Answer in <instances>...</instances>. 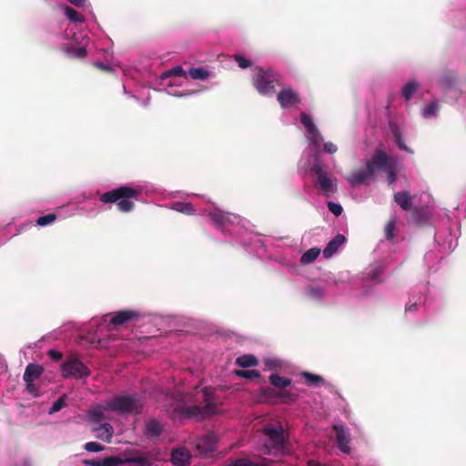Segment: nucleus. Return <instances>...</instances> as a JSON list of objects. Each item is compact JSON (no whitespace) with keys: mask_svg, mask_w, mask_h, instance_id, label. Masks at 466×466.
Here are the masks:
<instances>
[{"mask_svg":"<svg viewBox=\"0 0 466 466\" xmlns=\"http://www.w3.org/2000/svg\"><path fill=\"white\" fill-rule=\"evenodd\" d=\"M85 464L88 466H119L123 461L118 457H106L103 460H86Z\"/></svg>","mask_w":466,"mask_h":466,"instance_id":"obj_20","label":"nucleus"},{"mask_svg":"<svg viewBox=\"0 0 466 466\" xmlns=\"http://www.w3.org/2000/svg\"><path fill=\"white\" fill-rule=\"evenodd\" d=\"M235 374L238 377L245 378V379H248V380H252V379L260 377L259 372L256 370H238L235 371Z\"/></svg>","mask_w":466,"mask_h":466,"instance_id":"obj_38","label":"nucleus"},{"mask_svg":"<svg viewBox=\"0 0 466 466\" xmlns=\"http://www.w3.org/2000/svg\"><path fill=\"white\" fill-rule=\"evenodd\" d=\"M236 364L241 368L255 367L258 365V360L251 354H245L236 360Z\"/></svg>","mask_w":466,"mask_h":466,"instance_id":"obj_26","label":"nucleus"},{"mask_svg":"<svg viewBox=\"0 0 466 466\" xmlns=\"http://www.w3.org/2000/svg\"><path fill=\"white\" fill-rule=\"evenodd\" d=\"M35 380H31L29 382H25L26 390L33 396L36 397L38 396V390L34 383Z\"/></svg>","mask_w":466,"mask_h":466,"instance_id":"obj_48","label":"nucleus"},{"mask_svg":"<svg viewBox=\"0 0 466 466\" xmlns=\"http://www.w3.org/2000/svg\"><path fill=\"white\" fill-rule=\"evenodd\" d=\"M95 417H96V420L100 421L102 419V414L97 412L95 414Z\"/></svg>","mask_w":466,"mask_h":466,"instance_id":"obj_57","label":"nucleus"},{"mask_svg":"<svg viewBox=\"0 0 466 466\" xmlns=\"http://www.w3.org/2000/svg\"><path fill=\"white\" fill-rule=\"evenodd\" d=\"M139 191L137 189L127 186H122L103 193L99 199L105 204L116 203L118 211L127 213L134 209V200L137 199Z\"/></svg>","mask_w":466,"mask_h":466,"instance_id":"obj_2","label":"nucleus"},{"mask_svg":"<svg viewBox=\"0 0 466 466\" xmlns=\"http://www.w3.org/2000/svg\"><path fill=\"white\" fill-rule=\"evenodd\" d=\"M300 122L301 124L306 127L308 128L309 126H311L312 124H314L310 118V116L309 115H307L306 113H302L300 115Z\"/></svg>","mask_w":466,"mask_h":466,"instance_id":"obj_50","label":"nucleus"},{"mask_svg":"<svg viewBox=\"0 0 466 466\" xmlns=\"http://www.w3.org/2000/svg\"><path fill=\"white\" fill-rule=\"evenodd\" d=\"M457 81V74L452 70H444L439 78V85L445 90L451 89Z\"/></svg>","mask_w":466,"mask_h":466,"instance_id":"obj_15","label":"nucleus"},{"mask_svg":"<svg viewBox=\"0 0 466 466\" xmlns=\"http://www.w3.org/2000/svg\"><path fill=\"white\" fill-rule=\"evenodd\" d=\"M170 76H183V77H186L187 76V73H186V71L183 69V67L181 66H177L172 67L171 69L166 71L163 74L162 78H167V77H170Z\"/></svg>","mask_w":466,"mask_h":466,"instance_id":"obj_36","label":"nucleus"},{"mask_svg":"<svg viewBox=\"0 0 466 466\" xmlns=\"http://www.w3.org/2000/svg\"><path fill=\"white\" fill-rule=\"evenodd\" d=\"M301 376L309 383V384H317L323 382V378L319 375L312 374L310 372L305 371L301 374Z\"/></svg>","mask_w":466,"mask_h":466,"instance_id":"obj_42","label":"nucleus"},{"mask_svg":"<svg viewBox=\"0 0 466 466\" xmlns=\"http://www.w3.org/2000/svg\"><path fill=\"white\" fill-rule=\"evenodd\" d=\"M261 396L267 400L270 401L274 399H278L279 397V390L277 389H273L270 387L263 388L261 390Z\"/></svg>","mask_w":466,"mask_h":466,"instance_id":"obj_37","label":"nucleus"},{"mask_svg":"<svg viewBox=\"0 0 466 466\" xmlns=\"http://www.w3.org/2000/svg\"><path fill=\"white\" fill-rule=\"evenodd\" d=\"M269 382L278 390H282L291 385V380L273 373L268 377Z\"/></svg>","mask_w":466,"mask_h":466,"instance_id":"obj_24","label":"nucleus"},{"mask_svg":"<svg viewBox=\"0 0 466 466\" xmlns=\"http://www.w3.org/2000/svg\"><path fill=\"white\" fill-rule=\"evenodd\" d=\"M417 309V304L416 303H413L408 307H406L405 310L406 311H412V310H416Z\"/></svg>","mask_w":466,"mask_h":466,"instance_id":"obj_56","label":"nucleus"},{"mask_svg":"<svg viewBox=\"0 0 466 466\" xmlns=\"http://www.w3.org/2000/svg\"><path fill=\"white\" fill-rule=\"evenodd\" d=\"M256 74L253 76V86L262 96H268L274 92L275 83L278 81L277 74L270 68H256Z\"/></svg>","mask_w":466,"mask_h":466,"instance_id":"obj_4","label":"nucleus"},{"mask_svg":"<svg viewBox=\"0 0 466 466\" xmlns=\"http://www.w3.org/2000/svg\"><path fill=\"white\" fill-rule=\"evenodd\" d=\"M395 228H396V224H395L394 220H390L386 223L385 228H384V234H385L386 239L392 240L394 238Z\"/></svg>","mask_w":466,"mask_h":466,"instance_id":"obj_39","label":"nucleus"},{"mask_svg":"<svg viewBox=\"0 0 466 466\" xmlns=\"http://www.w3.org/2000/svg\"><path fill=\"white\" fill-rule=\"evenodd\" d=\"M173 208L177 212L186 214V215H194L195 208L191 203L188 202H177L174 203Z\"/></svg>","mask_w":466,"mask_h":466,"instance_id":"obj_32","label":"nucleus"},{"mask_svg":"<svg viewBox=\"0 0 466 466\" xmlns=\"http://www.w3.org/2000/svg\"><path fill=\"white\" fill-rule=\"evenodd\" d=\"M65 406H66L65 396H62V397L58 398L53 403L52 407L50 408L49 413L52 414V413L57 412Z\"/></svg>","mask_w":466,"mask_h":466,"instance_id":"obj_45","label":"nucleus"},{"mask_svg":"<svg viewBox=\"0 0 466 466\" xmlns=\"http://www.w3.org/2000/svg\"><path fill=\"white\" fill-rule=\"evenodd\" d=\"M439 109L438 103L436 101H433L430 103L423 110L422 116L425 118H428L432 116H436L437 111Z\"/></svg>","mask_w":466,"mask_h":466,"instance_id":"obj_40","label":"nucleus"},{"mask_svg":"<svg viewBox=\"0 0 466 466\" xmlns=\"http://www.w3.org/2000/svg\"><path fill=\"white\" fill-rule=\"evenodd\" d=\"M311 140H312V143L315 145V146H319L320 141H322V137L321 135L319 134V137L316 136V137H311Z\"/></svg>","mask_w":466,"mask_h":466,"instance_id":"obj_55","label":"nucleus"},{"mask_svg":"<svg viewBox=\"0 0 466 466\" xmlns=\"http://www.w3.org/2000/svg\"><path fill=\"white\" fill-rule=\"evenodd\" d=\"M125 462L129 464H136V466H151L152 460L149 458L148 454H142L137 451L134 455L127 457L125 460Z\"/></svg>","mask_w":466,"mask_h":466,"instance_id":"obj_22","label":"nucleus"},{"mask_svg":"<svg viewBox=\"0 0 466 466\" xmlns=\"http://www.w3.org/2000/svg\"><path fill=\"white\" fill-rule=\"evenodd\" d=\"M208 216L213 223L219 228L233 224L238 218L237 215L230 212H225L220 209H216L212 212H209Z\"/></svg>","mask_w":466,"mask_h":466,"instance_id":"obj_9","label":"nucleus"},{"mask_svg":"<svg viewBox=\"0 0 466 466\" xmlns=\"http://www.w3.org/2000/svg\"><path fill=\"white\" fill-rule=\"evenodd\" d=\"M229 466H268L266 460L261 461H252L248 458H239L231 461Z\"/></svg>","mask_w":466,"mask_h":466,"instance_id":"obj_28","label":"nucleus"},{"mask_svg":"<svg viewBox=\"0 0 466 466\" xmlns=\"http://www.w3.org/2000/svg\"><path fill=\"white\" fill-rule=\"evenodd\" d=\"M163 432V426L156 419H150L146 422L144 434L148 438H155L161 435Z\"/></svg>","mask_w":466,"mask_h":466,"instance_id":"obj_17","label":"nucleus"},{"mask_svg":"<svg viewBox=\"0 0 466 466\" xmlns=\"http://www.w3.org/2000/svg\"><path fill=\"white\" fill-rule=\"evenodd\" d=\"M338 448L344 453H350V434L344 425H334Z\"/></svg>","mask_w":466,"mask_h":466,"instance_id":"obj_10","label":"nucleus"},{"mask_svg":"<svg viewBox=\"0 0 466 466\" xmlns=\"http://www.w3.org/2000/svg\"><path fill=\"white\" fill-rule=\"evenodd\" d=\"M390 165L389 156L380 147H377L373 156L366 161V167L370 170V173H373L374 177L377 170L385 171Z\"/></svg>","mask_w":466,"mask_h":466,"instance_id":"obj_6","label":"nucleus"},{"mask_svg":"<svg viewBox=\"0 0 466 466\" xmlns=\"http://www.w3.org/2000/svg\"><path fill=\"white\" fill-rule=\"evenodd\" d=\"M307 129V132L311 136V137H319V132L318 130V128L316 127V126L314 124H312L311 126H309Z\"/></svg>","mask_w":466,"mask_h":466,"instance_id":"obj_52","label":"nucleus"},{"mask_svg":"<svg viewBox=\"0 0 466 466\" xmlns=\"http://www.w3.org/2000/svg\"><path fill=\"white\" fill-rule=\"evenodd\" d=\"M346 241V238L342 234H338L331 239L323 250V256L328 258L335 254L339 248Z\"/></svg>","mask_w":466,"mask_h":466,"instance_id":"obj_16","label":"nucleus"},{"mask_svg":"<svg viewBox=\"0 0 466 466\" xmlns=\"http://www.w3.org/2000/svg\"><path fill=\"white\" fill-rule=\"evenodd\" d=\"M44 369L38 364L30 363L26 366L23 379L25 382L35 380L43 374Z\"/></svg>","mask_w":466,"mask_h":466,"instance_id":"obj_18","label":"nucleus"},{"mask_svg":"<svg viewBox=\"0 0 466 466\" xmlns=\"http://www.w3.org/2000/svg\"><path fill=\"white\" fill-rule=\"evenodd\" d=\"M62 374L66 378L83 379L90 375V370L82 361L71 358L61 365Z\"/></svg>","mask_w":466,"mask_h":466,"instance_id":"obj_5","label":"nucleus"},{"mask_svg":"<svg viewBox=\"0 0 466 466\" xmlns=\"http://www.w3.org/2000/svg\"><path fill=\"white\" fill-rule=\"evenodd\" d=\"M264 433L268 437L270 446L273 449L279 450L284 444V436L282 428H265Z\"/></svg>","mask_w":466,"mask_h":466,"instance_id":"obj_13","label":"nucleus"},{"mask_svg":"<svg viewBox=\"0 0 466 466\" xmlns=\"http://www.w3.org/2000/svg\"><path fill=\"white\" fill-rule=\"evenodd\" d=\"M392 133H393L394 141H395L396 145L398 146V147L401 150L410 152V150L408 148V147L406 146V144L403 140L400 130L397 127L392 129Z\"/></svg>","mask_w":466,"mask_h":466,"instance_id":"obj_35","label":"nucleus"},{"mask_svg":"<svg viewBox=\"0 0 466 466\" xmlns=\"http://www.w3.org/2000/svg\"><path fill=\"white\" fill-rule=\"evenodd\" d=\"M323 148H324V151L329 154H334L338 150L337 146L335 144H333L332 142H325Z\"/></svg>","mask_w":466,"mask_h":466,"instance_id":"obj_49","label":"nucleus"},{"mask_svg":"<svg viewBox=\"0 0 466 466\" xmlns=\"http://www.w3.org/2000/svg\"><path fill=\"white\" fill-rule=\"evenodd\" d=\"M373 173L365 167L363 169L354 171L348 178L352 187H360V185H369L370 180L374 179Z\"/></svg>","mask_w":466,"mask_h":466,"instance_id":"obj_11","label":"nucleus"},{"mask_svg":"<svg viewBox=\"0 0 466 466\" xmlns=\"http://www.w3.org/2000/svg\"><path fill=\"white\" fill-rule=\"evenodd\" d=\"M310 171L317 176L319 185L324 192L329 193L333 191V181L330 177H329L328 174L323 170L322 165L318 157L315 158V161L310 167Z\"/></svg>","mask_w":466,"mask_h":466,"instance_id":"obj_8","label":"nucleus"},{"mask_svg":"<svg viewBox=\"0 0 466 466\" xmlns=\"http://www.w3.org/2000/svg\"><path fill=\"white\" fill-rule=\"evenodd\" d=\"M394 201L403 209L410 210L412 208V201L408 191H399L394 194Z\"/></svg>","mask_w":466,"mask_h":466,"instance_id":"obj_21","label":"nucleus"},{"mask_svg":"<svg viewBox=\"0 0 466 466\" xmlns=\"http://www.w3.org/2000/svg\"><path fill=\"white\" fill-rule=\"evenodd\" d=\"M179 400L181 404H178L175 410L188 419L200 420L217 415L219 412L218 398L209 388L202 390L201 405L187 404L191 401V396L187 393L180 394Z\"/></svg>","mask_w":466,"mask_h":466,"instance_id":"obj_1","label":"nucleus"},{"mask_svg":"<svg viewBox=\"0 0 466 466\" xmlns=\"http://www.w3.org/2000/svg\"><path fill=\"white\" fill-rule=\"evenodd\" d=\"M64 50L67 56L71 58H84L87 55V51L84 46H77L73 44H66Z\"/></svg>","mask_w":466,"mask_h":466,"instance_id":"obj_23","label":"nucleus"},{"mask_svg":"<svg viewBox=\"0 0 466 466\" xmlns=\"http://www.w3.org/2000/svg\"><path fill=\"white\" fill-rule=\"evenodd\" d=\"M191 461V454L185 448H178L171 452V462L176 466H187Z\"/></svg>","mask_w":466,"mask_h":466,"instance_id":"obj_14","label":"nucleus"},{"mask_svg":"<svg viewBox=\"0 0 466 466\" xmlns=\"http://www.w3.org/2000/svg\"><path fill=\"white\" fill-rule=\"evenodd\" d=\"M198 450L201 453L212 452L216 450V439L213 434L203 437L197 444Z\"/></svg>","mask_w":466,"mask_h":466,"instance_id":"obj_19","label":"nucleus"},{"mask_svg":"<svg viewBox=\"0 0 466 466\" xmlns=\"http://www.w3.org/2000/svg\"><path fill=\"white\" fill-rule=\"evenodd\" d=\"M96 66L103 71H106V72H109L111 71V68L109 66L104 64V63H101V62H97L96 64Z\"/></svg>","mask_w":466,"mask_h":466,"instance_id":"obj_53","label":"nucleus"},{"mask_svg":"<svg viewBox=\"0 0 466 466\" xmlns=\"http://www.w3.org/2000/svg\"><path fill=\"white\" fill-rule=\"evenodd\" d=\"M320 254V249L318 248H311L308 249L300 258L302 264H310L315 261Z\"/></svg>","mask_w":466,"mask_h":466,"instance_id":"obj_30","label":"nucleus"},{"mask_svg":"<svg viewBox=\"0 0 466 466\" xmlns=\"http://www.w3.org/2000/svg\"><path fill=\"white\" fill-rule=\"evenodd\" d=\"M65 15L72 22H83L84 16L76 9L70 6L65 7Z\"/></svg>","mask_w":466,"mask_h":466,"instance_id":"obj_34","label":"nucleus"},{"mask_svg":"<svg viewBox=\"0 0 466 466\" xmlns=\"http://www.w3.org/2000/svg\"><path fill=\"white\" fill-rule=\"evenodd\" d=\"M96 437L98 439H101L104 441L110 442L112 434H113V428L109 423H104L99 428L96 429Z\"/></svg>","mask_w":466,"mask_h":466,"instance_id":"obj_25","label":"nucleus"},{"mask_svg":"<svg viewBox=\"0 0 466 466\" xmlns=\"http://www.w3.org/2000/svg\"><path fill=\"white\" fill-rule=\"evenodd\" d=\"M235 60L238 62V66L241 68H248L250 66V61L246 59L241 55H236Z\"/></svg>","mask_w":466,"mask_h":466,"instance_id":"obj_47","label":"nucleus"},{"mask_svg":"<svg viewBox=\"0 0 466 466\" xmlns=\"http://www.w3.org/2000/svg\"><path fill=\"white\" fill-rule=\"evenodd\" d=\"M418 86H419V85L415 81H413V80L409 81L403 86L402 96L406 100H410L412 97V96L414 95V93L416 92V90L418 89Z\"/></svg>","mask_w":466,"mask_h":466,"instance_id":"obj_33","label":"nucleus"},{"mask_svg":"<svg viewBox=\"0 0 466 466\" xmlns=\"http://www.w3.org/2000/svg\"><path fill=\"white\" fill-rule=\"evenodd\" d=\"M298 394L288 390H279V402L284 404H291L295 402L298 400Z\"/></svg>","mask_w":466,"mask_h":466,"instance_id":"obj_31","label":"nucleus"},{"mask_svg":"<svg viewBox=\"0 0 466 466\" xmlns=\"http://www.w3.org/2000/svg\"><path fill=\"white\" fill-rule=\"evenodd\" d=\"M385 171L387 172V183L389 186H392L397 179V171L391 165Z\"/></svg>","mask_w":466,"mask_h":466,"instance_id":"obj_43","label":"nucleus"},{"mask_svg":"<svg viewBox=\"0 0 466 466\" xmlns=\"http://www.w3.org/2000/svg\"><path fill=\"white\" fill-rule=\"evenodd\" d=\"M47 355L55 361H58L62 359L63 354L62 352L56 350H49L47 351Z\"/></svg>","mask_w":466,"mask_h":466,"instance_id":"obj_51","label":"nucleus"},{"mask_svg":"<svg viewBox=\"0 0 466 466\" xmlns=\"http://www.w3.org/2000/svg\"><path fill=\"white\" fill-rule=\"evenodd\" d=\"M111 411L119 413L139 414L142 412L143 403L137 395H117L106 402Z\"/></svg>","mask_w":466,"mask_h":466,"instance_id":"obj_3","label":"nucleus"},{"mask_svg":"<svg viewBox=\"0 0 466 466\" xmlns=\"http://www.w3.org/2000/svg\"><path fill=\"white\" fill-rule=\"evenodd\" d=\"M188 76L195 80H205L210 76V72L203 67H191Z\"/></svg>","mask_w":466,"mask_h":466,"instance_id":"obj_29","label":"nucleus"},{"mask_svg":"<svg viewBox=\"0 0 466 466\" xmlns=\"http://www.w3.org/2000/svg\"><path fill=\"white\" fill-rule=\"evenodd\" d=\"M277 100L284 109L294 107L301 102L299 94L290 86L281 89L277 95Z\"/></svg>","mask_w":466,"mask_h":466,"instance_id":"obj_7","label":"nucleus"},{"mask_svg":"<svg viewBox=\"0 0 466 466\" xmlns=\"http://www.w3.org/2000/svg\"><path fill=\"white\" fill-rule=\"evenodd\" d=\"M409 220L416 226H420L425 223L426 217L422 208H415L410 209Z\"/></svg>","mask_w":466,"mask_h":466,"instance_id":"obj_27","label":"nucleus"},{"mask_svg":"<svg viewBox=\"0 0 466 466\" xmlns=\"http://www.w3.org/2000/svg\"><path fill=\"white\" fill-rule=\"evenodd\" d=\"M56 219V214H47L42 217H39L36 220V224L40 227L47 226L53 223Z\"/></svg>","mask_w":466,"mask_h":466,"instance_id":"obj_41","label":"nucleus"},{"mask_svg":"<svg viewBox=\"0 0 466 466\" xmlns=\"http://www.w3.org/2000/svg\"><path fill=\"white\" fill-rule=\"evenodd\" d=\"M68 2L76 7H80L85 5L86 0H68Z\"/></svg>","mask_w":466,"mask_h":466,"instance_id":"obj_54","label":"nucleus"},{"mask_svg":"<svg viewBox=\"0 0 466 466\" xmlns=\"http://www.w3.org/2000/svg\"><path fill=\"white\" fill-rule=\"evenodd\" d=\"M85 450L89 452H99L105 450V446L95 441H89L85 444Z\"/></svg>","mask_w":466,"mask_h":466,"instance_id":"obj_44","label":"nucleus"},{"mask_svg":"<svg viewBox=\"0 0 466 466\" xmlns=\"http://www.w3.org/2000/svg\"><path fill=\"white\" fill-rule=\"evenodd\" d=\"M328 208H329V210L332 214H334L336 217L340 216L343 211V208L339 204L332 202V201L328 202Z\"/></svg>","mask_w":466,"mask_h":466,"instance_id":"obj_46","label":"nucleus"},{"mask_svg":"<svg viewBox=\"0 0 466 466\" xmlns=\"http://www.w3.org/2000/svg\"><path fill=\"white\" fill-rule=\"evenodd\" d=\"M138 313L134 310L124 309L112 313V317L109 320L110 324L114 326L123 325L128 321L137 319Z\"/></svg>","mask_w":466,"mask_h":466,"instance_id":"obj_12","label":"nucleus"}]
</instances>
